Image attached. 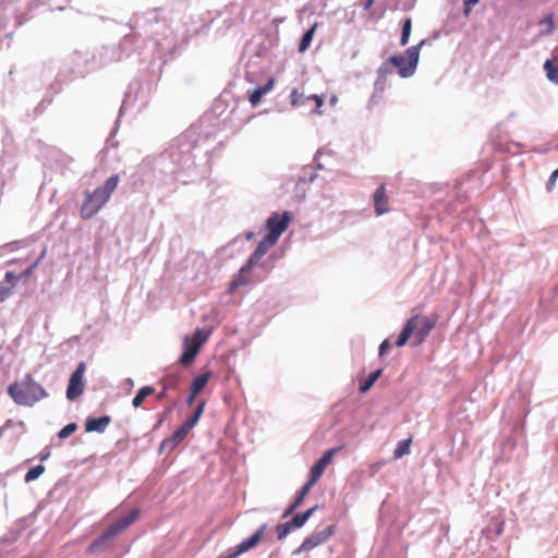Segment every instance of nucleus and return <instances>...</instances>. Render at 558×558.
Wrapping results in <instances>:
<instances>
[{
  "mask_svg": "<svg viewBox=\"0 0 558 558\" xmlns=\"http://www.w3.org/2000/svg\"><path fill=\"white\" fill-rule=\"evenodd\" d=\"M424 44L425 40H421L420 44L409 47L403 53L389 57V62L397 68L401 77L405 78L414 74L420 59V49Z\"/></svg>",
  "mask_w": 558,
  "mask_h": 558,
  "instance_id": "nucleus-5",
  "label": "nucleus"
},
{
  "mask_svg": "<svg viewBox=\"0 0 558 558\" xmlns=\"http://www.w3.org/2000/svg\"><path fill=\"white\" fill-rule=\"evenodd\" d=\"M315 29H316V24H314L310 29H307L304 33V35H303V37H302V39L300 41V45H299V50L301 52L305 51L310 47V45H311V43L313 40V36H314V33H315Z\"/></svg>",
  "mask_w": 558,
  "mask_h": 558,
  "instance_id": "nucleus-25",
  "label": "nucleus"
},
{
  "mask_svg": "<svg viewBox=\"0 0 558 558\" xmlns=\"http://www.w3.org/2000/svg\"><path fill=\"white\" fill-rule=\"evenodd\" d=\"M414 320L413 322H407V324L404 325L401 333L399 335L397 341H396V345L397 347H403L405 345V343L408 342V340L410 339L411 336H413V332H414Z\"/></svg>",
  "mask_w": 558,
  "mask_h": 558,
  "instance_id": "nucleus-21",
  "label": "nucleus"
},
{
  "mask_svg": "<svg viewBox=\"0 0 558 558\" xmlns=\"http://www.w3.org/2000/svg\"><path fill=\"white\" fill-rule=\"evenodd\" d=\"M45 472V466L38 464L36 466L31 468L25 474L24 481L25 483H31L37 480Z\"/></svg>",
  "mask_w": 558,
  "mask_h": 558,
  "instance_id": "nucleus-27",
  "label": "nucleus"
},
{
  "mask_svg": "<svg viewBox=\"0 0 558 558\" xmlns=\"http://www.w3.org/2000/svg\"><path fill=\"white\" fill-rule=\"evenodd\" d=\"M390 349V344H389V341L388 340H384L380 344H379V348H378V352H379V355L383 356L385 355L388 350Z\"/></svg>",
  "mask_w": 558,
  "mask_h": 558,
  "instance_id": "nucleus-42",
  "label": "nucleus"
},
{
  "mask_svg": "<svg viewBox=\"0 0 558 558\" xmlns=\"http://www.w3.org/2000/svg\"><path fill=\"white\" fill-rule=\"evenodd\" d=\"M306 99H311V100H314L316 102V110L318 108H320L323 106V104H324L323 97L318 96V95H311Z\"/></svg>",
  "mask_w": 558,
  "mask_h": 558,
  "instance_id": "nucleus-44",
  "label": "nucleus"
},
{
  "mask_svg": "<svg viewBox=\"0 0 558 558\" xmlns=\"http://www.w3.org/2000/svg\"><path fill=\"white\" fill-rule=\"evenodd\" d=\"M46 252H47V251H46V248H44V250L41 251V253L39 254V256H38V257L36 258V260L34 262V263H37V266H38V265L41 263V260L45 258V256H46Z\"/></svg>",
  "mask_w": 558,
  "mask_h": 558,
  "instance_id": "nucleus-47",
  "label": "nucleus"
},
{
  "mask_svg": "<svg viewBox=\"0 0 558 558\" xmlns=\"http://www.w3.org/2000/svg\"><path fill=\"white\" fill-rule=\"evenodd\" d=\"M386 81L387 78L386 77H381V76H378L377 75V80L375 81V84H374V88H375V92H384L385 87H386Z\"/></svg>",
  "mask_w": 558,
  "mask_h": 558,
  "instance_id": "nucleus-39",
  "label": "nucleus"
},
{
  "mask_svg": "<svg viewBox=\"0 0 558 558\" xmlns=\"http://www.w3.org/2000/svg\"><path fill=\"white\" fill-rule=\"evenodd\" d=\"M194 399H195V396H193V392H191V395H190V397H189V399H187V402H189L190 404H192V403H193V401H194Z\"/></svg>",
  "mask_w": 558,
  "mask_h": 558,
  "instance_id": "nucleus-52",
  "label": "nucleus"
},
{
  "mask_svg": "<svg viewBox=\"0 0 558 558\" xmlns=\"http://www.w3.org/2000/svg\"><path fill=\"white\" fill-rule=\"evenodd\" d=\"M373 0H364L363 8L364 10H368L373 5Z\"/></svg>",
  "mask_w": 558,
  "mask_h": 558,
  "instance_id": "nucleus-48",
  "label": "nucleus"
},
{
  "mask_svg": "<svg viewBox=\"0 0 558 558\" xmlns=\"http://www.w3.org/2000/svg\"><path fill=\"white\" fill-rule=\"evenodd\" d=\"M274 87V80H268V82L264 85V86H260V88L265 92V93H268L269 90H271Z\"/></svg>",
  "mask_w": 558,
  "mask_h": 558,
  "instance_id": "nucleus-45",
  "label": "nucleus"
},
{
  "mask_svg": "<svg viewBox=\"0 0 558 558\" xmlns=\"http://www.w3.org/2000/svg\"><path fill=\"white\" fill-rule=\"evenodd\" d=\"M194 143L186 136L178 137L177 143L169 147L166 157L177 167V169L171 170L173 173L190 171L194 167Z\"/></svg>",
  "mask_w": 558,
  "mask_h": 558,
  "instance_id": "nucleus-3",
  "label": "nucleus"
},
{
  "mask_svg": "<svg viewBox=\"0 0 558 558\" xmlns=\"http://www.w3.org/2000/svg\"><path fill=\"white\" fill-rule=\"evenodd\" d=\"M412 440L411 438H408V439H403L401 441L398 442L395 451H393V458L395 459H400L402 458L404 454H408L410 452V445H411Z\"/></svg>",
  "mask_w": 558,
  "mask_h": 558,
  "instance_id": "nucleus-24",
  "label": "nucleus"
},
{
  "mask_svg": "<svg viewBox=\"0 0 558 558\" xmlns=\"http://www.w3.org/2000/svg\"><path fill=\"white\" fill-rule=\"evenodd\" d=\"M313 485H310V483H306L301 492L299 493V495L296 496V498L294 499V501L284 510L283 514H282V518L286 519L288 517H290L295 510L296 508H299L305 496L308 494V492L311 490Z\"/></svg>",
  "mask_w": 558,
  "mask_h": 558,
  "instance_id": "nucleus-17",
  "label": "nucleus"
},
{
  "mask_svg": "<svg viewBox=\"0 0 558 558\" xmlns=\"http://www.w3.org/2000/svg\"><path fill=\"white\" fill-rule=\"evenodd\" d=\"M544 70L546 71L547 78L558 84V57L548 59L544 63Z\"/></svg>",
  "mask_w": 558,
  "mask_h": 558,
  "instance_id": "nucleus-19",
  "label": "nucleus"
},
{
  "mask_svg": "<svg viewBox=\"0 0 558 558\" xmlns=\"http://www.w3.org/2000/svg\"><path fill=\"white\" fill-rule=\"evenodd\" d=\"M291 530H292V526L290 525L289 522L282 523V524H278L277 525L278 539L281 541V539L286 538Z\"/></svg>",
  "mask_w": 558,
  "mask_h": 558,
  "instance_id": "nucleus-34",
  "label": "nucleus"
},
{
  "mask_svg": "<svg viewBox=\"0 0 558 558\" xmlns=\"http://www.w3.org/2000/svg\"><path fill=\"white\" fill-rule=\"evenodd\" d=\"M557 178H558V168L549 177V180L547 182V189L548 190H550L555 185V182L557 181Z\"/></svg>",
  "mask_w": 558,
  "mask_h": 558,
  "instance_id": "nucleus-43",
  "label": "nucleus"
},
{
  "mask_svg": "<svg viewBox=\"0 0 558 558\" xmlns=\"http://www.w3.org/2000/svg\"><path fill=\"white\" fill-rule=\"evenodd\" d=\"M211 376L210 372L203 373L198 376H196L191 385V392H193V396H196L199 393L204 387L207 385L209 378Z\"/></svg>",
  "mask_w": 558,
  "mask_h": 558,
  "instance_id": "nucleus-20",
  "label": "nucleus"
},
{
  "mask_svg": "<svg viewBox=\"0 0 558 558\" xmlns=\"http://www.w3.org/2000/svg\"><path fill=\"white\" fill-rule=\"evenodd\" d=\"M333 532L335 526L329 525L320 531L313 533L302 542V544L293 551V555H300L301 553L314 549L315 547L325 543L333 534Z\"/></svg>",
  "mask_w": 558,
  "mask_h": 558,
  "instance_id": "nucleus-9",
  "label": "nucleus"
},
{
  "mask_svg": "<svg viewBox=\"0 0 558 558\" xmlns=\"http://www.w3.org/2000/svg\"><path fill=\"white\" fill-rule=\"evenodd\" d=\"M392 66L388 59L377 69V75L387 78L392 73Z\"/></svg>",
  "mask_w": 558,
  "mask_h": 558,
  "instance_id": "nucleus-33",
  "label": "nucleus"
},
{
  "mask_svg": "<svg viewBox=\"0 0 558 558\" xmlns=\"http://www.w3.org/2000/svg\"><path fill=\"white\" fill-rule=\"evenodd\" d=\"M317 178V171L312 168H305L304 173L299 177L296 187H302L307 183H312Z\"/></svg>",
  "mask_w": 558,
  "mask_h": 558,
  "instance_id": "nucleus-23",
  "label": "nucleus"
},
{
  "mask_svg": "<svg viewBox=\"0 0 558 558\" xmlns=\"http://www.w3.org/2000/svg\"><path fill=\"white\" fill-rule=\"evenodd\" d=\"M412 22L411 19H407L402 24V33L400 38V46H405L409 43L411 35Z\"/></svg>",
  "mask_w": 558,
  "mask_h": 558,
  "instance_id": "nucleus-29",
  "label": "nucleus"
},
{
  "mask_svg": "<svg viewBox=\"0 0 558 558\" xmlns=\"http://www.w3.org/2000/svg\"><path fill=\"white\" fill-rule=\"evenodd\" d=\"M14 263H15V260H14V259H11V260H9V262H8V264H9V265H12V264H14Z\"/></svg>",
  "mask_w": 558,
  "mask_h": 558,
  "instance_id": "nucleus-56",
  "label": "nucleus"
},
{
  "mask_svg": "<svg viewBox=\"0 0 558 558\" xmlns=\"http://www.w3.org/2000/svg\"><path fill=\"white\" fill-rule=\"evenodd\" d=\"M126 383H128V385H131V386L133 385V380H132L131 378H129V379L126 380Z\"/></svg>",
  "mask_w": 558,
  "mask_h": 558,
  "instance_id": "nucleus-55",
  "label": "nucleus"
},
{
  "mask_svg": "<svg viewBox=\"0 0 558 558\" xmlns=\"http://www.w3.org/2000/svg\"><path fill=\"white\" fill-rule=\"evenodd\" d=\"M251 270H244V265L241 267L239 275L235 277V279L231 282L230 289L233 290L238 287L244 286L248 282L247 274Z\"/></svg>",
  "mask_w": 558,
  "mask_h": 558,
  "instance_id": "nucleus-26",
  "label": "nucleus"
},
{
  "mask_svg": "<svg viewBox=\"0 0 558 558\" xmlns=\"http://www.w3.org/2000/svg\"><path fill=\"white\" fill-rule=\"evenodd\" d=\"M380 374H381V369H377V371L372 372L368 375L367 379L361 384L360 390L362 392L367 391L376 383V380L378 379Z\"/></svg>",
  "mask_w": 558,
  "mask_h": 558,
  "instance_id": "nucleus-28",
  "label": "nucleus"
},
{
  "mask_svg": "<svg viewBox=\"0 0 558 558\" xmlns=\"http://www.w3.org/2000/svg\"><path fill=\"white\" fill-rule=\"evenodd\" d=\"M203 408H204V405H203V404H201V405L196 409V411H195V413L193 414V416H191L189 420H186V422H187L192 427H194V425L198 422V420H199V417H201V415H202V412H203Z\"/></svg>",
  "mask_w": 558,
  "mask_h": 558,
  "instance_id": "nucleus-38",
  "label": "nucleus"
},
{
  "mask_svg": "<svg viewBox=\"0 0 558 558\" xmlns=\"http://www.w3.org/2000/svg\"><path fill=\"white\" fill-rule=\"evenodd\" d=\"M86 371L85 362H80L76 369L72 373L66 388V398L75 400L84 392V374Z\"/></svg>",
  "mask_w": 558,
  "mask_h": 558,
  "instance_id": "nucleus-8",
  "label": "nucleus"
},
{
  "mask_svg": "<svg viewBox=\"0 0 558 558\" xmlns=\"http://www.w3.org/2000/svg\"><path fill=\"white\" fill-rule=\"evenodd\" d=\"M155 392V388L154 387H150V386H145L143 388H141L136 396L133 398L132 400V404L134 408H138L142 405V403L144 402V400L153 395Z\"/></svg>",
  "mask_w": 558,
  "mask_h": 558,
  "instance_id": "nucleus-22",
  "label": "nucleus"
},
{
  "mask_svg": "<svg viewBox=\"0 0 558 558\" xmlns=\"http://www.w3.org/2000/svg\"><path fill=\"white\" fill-rule=\"evenodd\" d=\"M182 440H184L183 436H181L178 430L173 432L172 435L166 439H163L160 444L159 451L160 452H171Z\"/></svg>",
  "mask_w": 558,
  "mask_h": 558,
  "instance_id": "nucleus-18",
  "label": "nucleus"
},
{
  "mask_svg": "<svg viewBox=\"0 0 558 558\" xmlns=\"http://www.w3.org/2000/svg\"><path fill=\"white\" fill-rule=\"evenodd\" d=\"M539 24H544L547 26V28L542 32L543 35H549L554 32L555 26H554V19H553L551 14L547 15L544 20H542L539 22Z\"/></svg>",
  "mask_w": 558,
  "mask_h": 558,
  "instance_id": "nucleus-36",
  "label": "nucleus"
},
{
  "mask_svg": "<svg viewBox=\"0 0 558 558\" xmlns=\"http://www.w3.org/2000/svg\"><path fill=\"white\" fill-rule=\"evenodd\" d=\"M278 241L269 240V235H266L263 240H260L255 248V251L250 255L248 259L244 264V270H252L255 267L260 258L267 253V251L274 246Z\"/></svg>",
  "mask_w": 558,
  "mask_h": 558,
  "instance_id": "nucleus-12",
  "label": "nucleus"
},
{
  "mask_svg": "<svg viewBox=\"0 0 558 558\" xmlns=\"http://www.w3.org/2000/svg\"><path fill=\"white\" fill-rule=\"evenodd\" d=\"M17 276L13 271H8L0 282V302L7 301L14 294Z\"/></svg>",
  "mask_w": 558,
  "mask_h": 558,
  "instance_id": "nucleus-14",
  "label": "nucleus"
},
{
  "mask_svg": "<svg viewBox=\"0 0 558 558\" xmlns=\"http://www.w3.org/2000/svg\"><path fill=\"white\" fill-rule=\"evenodd\" d=\"M48 458V454H43L41 460H45Z\"/></svg>",
  "mask_w": 558,
  "mask_h": 558,
  "instance_id": "nucleus-57",
  "label": "nucleus"
},
{
  "mask_svg": "<svg viewBox=\"0 0 558 558\" xmlns=\"http://www.w3.org/2000/svg\"><path fill=\"white\" fill-rule=\"evenodd\" d=\"M336 102H337V97H336V96H333V97L330 99V104H331V105H335Z\"/></svg>",
  "mask_w": 558,
  "mask_h": 558,
  "instance_id": "nucleus-54",
  "label": "nucleus"
},
{
  "mask_svg": "<svg viewBox=\"0 0 558 558\" xmlns=\"http://www.w3.org/2000/svg\"><path fill=\"white\" fill-rule=\"evenodd\" d=\"M126 100L123 101L121 108H120V114H122L124 108H125Z\"/></svg>",
  "mask_w": 558,
  "mask_h": 558,
  "instance_id": "nucleus-53",
  "label": "nucleus"
},
{
  "mask_svg": "<svg viewBox=\"0 0 558 558\" xmlns=\"http://www.w3.org/2000/svg\"><path fill=\"white\" fill-rule=\"evenodd\" d=\"M8 393L16 404L24 407H32L48 396L31 375H25L21 380L10 385Z\"/></svg>",
  "mask_w": 558,
  "mask_h": 558,
  "instance_id": "nucleus-2",
  "label": "nucleus"
},
{
  "mask_svg": "<svg viewBox=\"0 0 558 558\" xmlns=\"http://www.w3.org/2000/svg\"><path fill=\"white\" fill-rule=\"evenodd\" d=\"M414 320L413 345H420L424 342L432 329L436 325V317L418 316L411 317L408 322Z\"/></svg>",
  "mask_w": 558,
  "mask_h": 558,
  "instance_id": "nucleus-7",
  "label": "nucleus"
},
{
  "mask_svg": "<svg viewBox=\"0 0 558 558\" xmlns=\"http://www.w3.org/2000/svg\"><path fill=\"white\" fill-rule=\"evenodd\" d=\"M192 428L193 427L185 421L177 430L185 439Z\"/></svg>",
  "mask_w": 558,
  "mask_h": 558,
  "instance_id": "nucleus-41",
  "label": "nucleus"
},
{
  "mask_svg": "<svg viewBox=\"0 0 558 558\" xmlns=\"http://www.w3.org/2000/svg\"><path fill=\"white\" fill-rule=\"evenodd\" d=\"M119 182V174H112L106 180L104 185L95 189L93 192H86L80 210L81 218L88 220L100 211L110 199Z\"/></svg>",
  "mask_w": 558,
  "mask_h": 558,
  "instance_id": "nucleus-1",
  "label": "nucleus"
},
{
  "mask_svg": "<svg viewBox=\"0 0 558 558\" xmlns=\"http://www.w3.org/2000/svg\"><path fill=\"white\" fill-rule=\"evenodd\" d=\"M163 387H162V390L157 395V399L158 400H162L167 397V391L169 389H172L175 387L177 385V378L175 377H170V378H167L165 381H163Z\"/></svg>",
  "mask_w": 558,
  "mask_h": 558,
  "instance_id": "nucleus-30",
  "label": "nucleus"
},
{
  "mask_svg": "<svg viewBox=\"0 0 558 558\" xmlns=\"http://www.w3.org/2000/svg\"><path fill=\"white\" fill-rule=\"evenodd\" d=\"M140 515L138 509H133L128 515L111 524L99 537L88 547L90 553L104 550L108 543L118 534L129 527Z\"/></svg>",
  "mask_w": 558,
  "mask_h": 558,
  "instance_id": "nucleus-4",
  "label": "nucleus"
},
{
  "mask_svg": "<svg viewBox=\"0 0 558 558\" xmlns=\"http://www.w3.org/2000/svg\"><path fill=\"white\" fill-rule=\"evenodd\" d=\"M307 522L305 515H303L302 513H298L296 515H294L292 518L291 521H289L290 525L292 526V529H300L302 527L305 523Z\"/></svg>",
  "mask_w": 558,
  "mask_h": 558,
  "instance_id": "nucleus-35",
  "label": "nucleus"
},
{
  "mask_svg": "<svg viewBox=\"0 0 558 558\" xmlns=\"http://www.w3.org/2000/svg\"><path fill=\"white\" fill-rule=\"evenodd\" d=\"M316 509H317V506H314V507L307 509L306 511L302 512V514L305 515L306 520H308L314 514Z\"/></svg>",
  "mask_w": 558,
  "mask_h": 558,
  "instance_id": "nucleus-46",
  "label": "nucleus"
},
{
  "mask_svg": "<svg viewBox=\"0 0 558 558\" xmlns=\"http://www.w3.org/2000/svg\"><path fill=\"white\" fill-rule=\"evenodd\" d=\"M76 429L77 425L75 423H69L58 433V437L60 439H65L69 436H71Z\"/></svg>",
  "mask_w": 558,
  "mask_h": 558,
  "instance_id": "nucleus-32",
  "label": "nucleus"
},
{
  "mask_svg": "<svg viewBox=\"0 0 558 558\" xmlns=\"http://www.w3.org/2000/svg\"><path fill=\"white\" fill-rule=\"evenodd\" d=\"M337 450L338 449H336V448L327 450L322 456V458L314 463V465L311 468V478L307 482V483H310V485H314L317 482V480L322 476L327 464L331 461V459Z\"/></svg>",
  "mask_w": 558,
  "mask_h": 558,
  "instance_id": "nucleus-13",
  "label": "nucleus"
},
{
  "mask_svg": "<svg viewBox=\"0 0 558 558\" xmlns=\"http://www.w3.org/2000/svg\"><path fill=\"white\" fill-rule=\"evenodd\" d=\"M16 243H9L4 246V248H10L11 251L15 250Z\"/></svg>",
  "mask_w": 558,
  "mask_h": 558,
  "instance_id": "nucleus-51",
  "label": "nucleus"
},
{
  "mask_svg": "<svg viewBox=\"0 0 558 558\" xmlns=\"http://www.w3.org/2000/svg\"><path fill=\"white\" fill-rule=\"evenodd\" d=\"M254 235H255V233L253 231H247L245 233V239L250 241L254 238Z\"/></svg>",
  "mask_w": 558,
  "mask_h": 558,
  "instance_id": "nucleus-49",
  "label": "nucleus"
},
{
  "mask_svg": "<svg viewBox=\"0 0 558 558\" xmlns=\"http://www.w3.org/2000/svg\"><path fill=\"white\" fill-rule=\"evenodd\" d=\"M265 94L266 93L260 87L254 88L250 94V102L252 104V106H257Z\"/></svg>",
  "mask_w": 558,
  "mask_h": 558,
  "instance_id": "nucleus-31",
  "label": "nucleus"
},
{
  "mask_svg": "<svg viewBox=\"0 0 558 558\" xmlns=\"http://www.w3.org/2000/svg\"><path fill=\"white\" fill-rule=\"evenodd\" d=\"M266 529H267L266 524L260 525L258 527V530L252 536L242 541L232 554H230L228 556H219L217 558H236L240 555L248 551L250 549L254 548L259 543L262 535L264 534Z\"/></svg>",
  "mask_w": 558,
  "mask_h": 558,
  "instance_id": "nucleus-11",
  "label": "nucleus"
},
{
  "mask_svg": "<svg viewBox=\"0 0 558 558\" xmlns=\"http://www.w3.org/2000/svg\"><path fill=\"white\" fill-rule=\"evenodd\" d=\"M303 95L299 94L296 89H293L291 93V104L294 107L302 105Z\"/></svg>",
  "mask_w": 558,
  "mask_h": 558,
  "instance_id": "nucleus-40",
  "label": "nucleus"
},
{
  "mask_svg": "<svg viewBox=\"0 0 558 558\" xmlns=\"http://www.w3.org/2000/svg\"><path fill=\"white\" fill-rule=\"evenodd\" d=\"M477 2H478V0H466L465 5L470 8L471 5L476 4Z\"/></svg>",
  "mask_w": 558,
  "mask_h": 558,
  "instance_id": "nucleus-50",
  "label": "nucleus"
},
{
  "mask_svg": "<svg viewBox=\"0 0 558 558\" xmlns=\"http://www.w3.org/2000/svg\"><path fill=\"white\" fill-rule=\"evenodd\" d=\"M290 221V214L284 211L281 216L279 214L271 215L266 220V228L268 229L269 240L278 241L280 235L287 230Z\"/></svg>",
  "mask_w": 558,
  "mask_h": 558,
  "instance_id": "nucleus-10",
  "label": "nucleus"
},
{
  "mask_svg": "<svg viewBox=\"0 0 558 558\" xmlns=\"http://www.w3.org/2000/svg\"><path fill=\"white\" fill-rule=\"evenodd\" d=\"M37 263H32L23 272L17 276V279L26 281L33 274V271L37 268Z\"/></svg>",
  "mask_w": 558,
  "mask_h": 558,
  "instance_id": "nucleus-37",
  "label": "nucleus"
},
{
  "mask_svg": "<svg viewBox=\"0 0 558 558\" xmlns=\"http://www.w3.org/2000/svg\"><path fill=\"white\" fill-rule=\"evenodd\" d=\"M387 203L388 201L386 196L385 185L381 184L377 187L374 194L375 211L378 216L384 215L388 211Z\"/></svg>",
  "mask_w": 558,
  "mask_h": 558,
  "instance_id": "nucleus-16",
  "label": "nucleus"
},
{
  "mask_svg": "<svg viewBox=\"0 0 558 558\" xmlns=\"http://www.w3.org/2000/svg\"><path fill=\"white\" fill-rule=\"evenodd\" d=\"M209 337V331L197 328L192 337L186 336L183 341V353L180 356V363L190 365L193 363L202 345Z\"/></svg>",
  "mask_w": 558,
  "mask_h": 558,
  "instance_id": "nucleus-6",
  "label": "nucleus"
},
{
  "mask_svg": "<svg viewBox=\"0 0 558 558\" xmlns=\"http://www.w3.org/2000/svg\"><path fill=\"white\" fill-rule=\"evenodd\" d=\"M111 422V417L104 415L100 417H88L85 424L87 433H104Z\"/></svg>",
  "mask_w": 558,
  "mask_h": 558,
  "instance_id": "nucleus-15",
  "label": "nucleus"
}]
</instances>
